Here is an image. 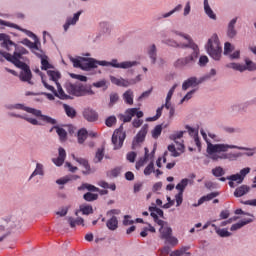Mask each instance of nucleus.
Masks as SVG:
<instances>
[{"mask_svg":"<svg viewBox=\"0 0 256 256\" xmlns=\"http://www.w3.org/2000/svg\"><path fill=\"white\" fill-rule=\"evenodd\" d=\"M106 227L110 231H117L119 228V220L116 218V216H112L109 220H107Z\"/></svg>","mask_w":256,"mask_h":256,"instance_id":"obj_27","label":"nucleus"},{"mask_svg":"<svg viewBox=\"0 0 256 256\" xmlns=\"http://www.w3.org/2000/svg\"><path fill=\"white\" fill-rule=\"evenodd\" d=\"M22 45H25L26 47H29L31 51H39V53H43V50L39 47H41V41L39 39L34 40V42H31L28 38H25L21 41Z\"/></svg>","mask_w":256,"mask_h":256,"instance_id":"obj_19","label":"nucleus"},{"mask_svg":"<svg viewBox=\"0 0 256 256\" xmlns=\"http://www.w3.org/2000/svg\"><path fill=\"white\" fill-rule=\"evenodd\" d=\"M123 99L127 105H133V92L131 90L124 92Z\"/></svg>","mask_w":256,"mask_h":256,"instance_id":"obj_46","label":"nucleus"},{"mask_svg":"<svg viewBox=\"0 0 256 256\" xmlns=\"http://www.w3.org/2000/svg\"><path fill=\"white\" fill-rule=\"evenodd\" d=\"M212 175H214V177H223V175H225V170L223 167L217 166L212 169Z\"/></svg>","mask_w":256,"mask_h":256,"instance_id":"obj_52","label":"nucleus"},{"mask_svg":"<svg viewBox=\"0 0 256 256\" xmlns=\"http://www.w3.org/2000/svg\"><path fill=\"white\" fill-rule=\"evenodd\" d=\"M72 157L76 163H79V165L84 167L85 170L82 171L83 175H91V173H93V170H91V165H89V160L77 157L75 154H73Z\"/></svg>","mask_w":256,"mask_h":256,"instance_id":"obj_16","label":"nucleus"},{"mask_svg":"<svg viewBox=\"0 0 256 256\" xmlns=\"http://www.w3.org/2000/svg\"><path fill=\"white\" fill-rule=\"evenodd\" d=\"M251 191V187L247 185H241L240 187L236 188L234 191V197H243V195H247Z\"/></svg>","mask_w":256,"mask_h":256,"instance_id":"obj_31","label":"nucleus"},{"mask_svg":"<svg viewBox=\"0 0 256 256\" xmlns=\"http://www.w3.org/2000/svg\"><path fill=\"white\" fill-rule=\"evenodd\" d=\"M14 59H16V62L14 63V66L21 67L22 65H26L29 59L24 54H21V52H18L17 50L13 53Z\"/></svg>","mask_w":256,"mask_h":256,"instance_id":"obj_23","label":"nucleus"},{"mask_svg":"<svg viewBox=\"0 0 256 256\" xmlns=\"http://www.w3.org/2000/svg\"><path fill=\"white\" fill-rule=\"evenodd\" d=\"M245 65L240 63H228L226 64L227 69H234V71H240L243 73L245 71H256V63L250 60L249 58H245Z\"/></svg>","mask_w":256,"mask_h":256,"instance_id":"obj_9","label":"nucleus"},{"mask_svg":"<svg viewBox=\"0 0 256 256\" xmlns=\"http://www.w3.org/2000/svg\"><path fill=\"white\" fill-rule=\"evenodd\" d=\"M181 9H183V5L178 4L174 9H172L171 11L165 13L162 15V19H167L168 17H171V15H173L174 13H179V11H181Z\"/></svg>","mask_w":256,"mask_h":256,"instance_id":"obj_48","label":"nucleus"},{"mask_svg":"<svg viewBox=\"0 0 256 256\" xmlns=\"http://www.w3.org/2000/svg\"><path fill=\"white\" fill-rule=\"evenodd\" d=\"M83 199H84V201L93 202V201H97V199H99V195L93 194L91 192H87L83 195Z\"/></svg>","mask_w":256,"mask_h":256,"instance_id":"obj_49","label":"nucleus"},{"mask_svg":"<svg viewBox=\"0 0 256 256\" xmlns=\"http://www.w3.org/2000/svg\"><path fill=\"white\" fill-rule=\"evenodd\" d=\"M6 109H10V110L18 109L20 111H26V113H31V115H34V117H37L38 120L35 118H29L25 115L16 114L13 112L8 113L9 117H16L17 119H24V121H27V123H30L31 125H36L39 127H43V125H45V123H48V125H57L56 119L43 114V112L41 110L27 107L23 104H8V105H6Z\"/></svg>","mask_w":256,"mask_h":256,"instance_id":"obj_2","label":"nucleus"},{"mask_svg":"<svg viewBox=\"0 0 256 256\" xmlns=\"http://www.w3.org/2000/svg\"><path fill=\"white\" fill-rule=\"evenodd\" d=\"M66 221L71 229H75L77 225H82V227H85V219L82 217L73 218V216H68L66 217Z\"/></svg>","mask_w":256,"mask_h":256,"instance_id":"obj_21","label":"nucleus"},{"mask_svg":"<svg viewBox=\"0 0 256 256\" xmlns=\"http://www.w3.org/2000/svg\"><path fill=\"white\" fill-rule=\"evenodd\" d=\"M17 69H21L18 77L22 83L34 85L33 81H31V79H33V72H31V67L28 64H22V66H18Z\"/></svg>","mask_w":256,"mask_h":256,"instance_id":"obj_11","label":"nucleus"},{"mask_svg":"<svg viewBox=\"0 0 256 256\" xmlns=\"http://www.w3.org/2000/svg\"><path fill=\"white\" fill-rule=\"evenodd\" d=\"M82 115L84 119L88 121V123H95V121L99 120V114L92 108H85L82 112Z\"/></svg>","mask_w":256,"mask_h":256,"instance_id":"obj_15","label":"nucleus"},{"mask_svg":"<svg viewBox=\"0 0 256 256\" xmlns=\"http://www.w3.org/2000/svg\"><path fill=\"white\" fill-rule=\"evenodd\" d=\"M133 115L131 114H119L118 118L120 119V121H123V123H131V120L133 119Z\"/></svg>","mask_w":256,"mask_h":256,"instance_id":"obj_57","label":"nucleus"},{"mask_svg":"<svg viewBox=\"0 0 256 256\" xmlns=\"http://www.w3.org/2000/svg\"><path fill=\"white\" fill-rule=\"evenodd\" d=\"M117 124V117L113 116H109L108 118H106L105 120V125L106 127H113V125Z\"/></svg>","mask_w":256,"mask_h":256,"instance_id":"obj_55","label":"nucleus"},{"mask_svg":"<svg viewBox=\"0 0 256 256\" xmlns=\"http://www.w3.org/2000/svg\"><path fill=\"white\" fill-rule=\"evenodd\" d=\"M249 223H253V219L251 218L243 219L240 222L233 224L230 227V231H238V229L245 227V225H249Z\"/></svg>","mask_w":256,"mask_h":256,"instance_id":"obj_32","label":"nucleus"},{"mask_svg":"<svg viewBox=\"0 0 256 256\" xmlns=\"http://www.w3.org/2000/svg\"><path fill=\"white\" fill-rule=\"evenodd\" d=\"M81 11H78L77 13L74 14L73 18L69 17L66 20V23L63 25L64 31L67 32L69 31V27L71 25H77V21H79V17H81Z\"/></svg>","mask_w":256,"mask_h":256,"instance_id":"obj_24","label":"nucleus"},{"mask_svg":"<svg viewBox=\"0 0 256 256\" xmlns=\"http://www.w3.org/2000/svg\"><path fill=\"white\" fill-rule=\"evenodd\" d=\"M64 89H66V92L68 93L67 96L71 97L65 99L64 101L72 100L73 97H83V95L87 93V87H85V85H83L81 82H76L74 84L71 82H66L64 84Z\"/></svg>","mask_w":256,"mask_h":256,"instance_id":"obj_6","label":"nucleus"},{"mask_svg":"<svg viewBox=\"0 0 256 256\" xmlns=\"http://www.w3.org/2000/svg\"><path fill=\"white\" fill-rule=\"evenodd\" d=\"M185 133H187V131H178L174 134H171L169 136V139L171 141H174L175 143H179V142H177V139H181L183 137V135H185Z\"/></svg>","mask_w":256,"mask_h":256,"instance_id":"obj_53","label":"nucleus"},{"mask_svg":"<svg viewBox=\"0 0 256 256\" xmlns=\"http://www.w3.org/2000/svg\"><path fill=\"white\" fill-rule=\"evenodd\" d=\"M150 217L154 219V223H157V225H159L161 229H163L166 222L159 219V216L157 215V213L150 212Z\"/></svg>","mask_w":256,"mask_h":256,"instance_id":"obj_51","label":"nucleus"},{"mask_svg":"<svg viewBox=\"0 0 256 256\" xmlns=\"http://www.w3.org/2000/svg\"><path fill=\"white\" fill-rule=\"evenodd\" d=\"M171 33L178 35V37H183L187 43H179L173 38H167L162 40L164 45L173 47L174 49H190V54L188 56L179 58L174 62V67L176 69H183V67H193L194 64L197 63V59H199V55L201 53L199 50V45L193 41V38H191L189 34L179 32L177 30H171Z\"/></svg>","mask_w":256,"mask_h":256,"instance_id":"obj_1","label":"nucleus"},{"mask_svg":"<svg viewBox=\"0 0 256 256\" xmlns=\"http://www.w3.org/2000/svg\"><path fill=\"white\" fill-rule=\"evenodd\" d=\"M251 173V168L246 167L240 170V173L232 174L230 176H227L228 181H238V185H241L243 181H245V177Z\"/></svg>","mask_w":256,"mask_h":256,"instance_id":"obj_13","label":"nucleus"},{"mask_svg":"<svg viewBox=\"0 0 256 256\" xmlns=\"http://www.w3.org/2000/svg\"><path fill=\"white\" fill-rule=\"evenodd\" d=\"M204 12L210 19H213V21H217V15L215 14V12H213V9H211V6L209 5V0H204Z\"/></svg>","mask_w":256,"mask_h":256,"instance_id":"obj_28","label":"nucleus"},{"mask_svg":"<svg viewBox=\"0 0 256 256\" xmlns=\"http://www.w3.org/2000/svg\"><path fill=\"white\" fill-rule=\"evenodd\" d=\"M162 131H163V125L162 124H159V125L155 126V128L152 130L153 139H159V137L161 136Z\"/></svg>","mask_w":256,"mask_h":256,"instance_id":"obj_47","label":"nucleus"},{"mask_svg":"<svg viewBox=\"0 0 256 256\" xmlns=\"http://www.w3.org/2000/svg\"><path fill=\"white\" fill-rule=\"evenodd\" d=\"M0 41H2L1 47H3V49L11 51V47H14L15 51H18L23 55H29V50H26L23 46L17 45L13 40H11V36L5 33H0Z\"/></svg>","mask_w":256,"mask_h":256,"instance_id":"obj_7","label":"nucleus"},{"mask_svg":"<svg viewBox=\"0 0 256 256\" xmlns=\"http://www.w3.org/2000/svg\"><path fill=\"white\" fill-rule=\"evenodd\" d=\"M160 239H169L171 235H173V229H171V227H163L161 229L160 226Z\"/></svg>","mask_w":256,"mask_h":256,"instance_id":"obj_34","label":"nucleus"},{"mask_svg":"<svg viewBox=\"0 0 256 256\" xmlns=\"http://www.w3.org/2000/svg\"><path fill=\"white\" fill-rule=\"evenodd\" d=\"M63 107L67 117H70V119H75V117H77V110H75V108L67 104H64Z\"/></svg>","mask_w":256,"mask_h":256,"instance_id":"obj_37","label":"nucleus"},{"mask_svg":"<svg viewBox=\"0 0 256 256\" xmlns=\"http://www.w3.org/2000/svg\"><path fill=\"white\" fill-rule=\"evenodd\" d=\"M110 81L113 85L117 87H130V85H135V80H127L125 78H117L115 76H110Z\"/></svg>","mask_w":256,"mask_h":256,"instance_id":"obj_17","label":"nucleus"},{"mask_svg":"<svg viewBox=\"0 0 256 256\" xmlns=\"http://www.w3.org/2000/svg\"><path fill=\"white\" fill-rule=\"evenodd\" d=\"M147 53L149 58L151 59L152 65H155L157 63V46L155 44L149 46Z\"/></svg>","mask_w":256,"mask_h":256,"instance_id":"obj_26","label":"nucleus"},{"mask_svg":"<svg viewBox=\"0 0 256 256\" xmlns=\"http://www.w3.org/2000/svg\"><path fill=\"white\" fill-rule=\"evenodd\" d=\"M80 211L82 215H93V206L82 204L80 205Z\"/></svg>","mask_w":256,"mask_h":256,"instance_id":"obj_43","label":"nucleus"},{"mask_svg":"<svg viewBox=\"0 0 256 256\" xmlns=\"http://www.w3.org/2000/svg\"><path fill=\"white\" fill-rule=\"evenodd\" d=\"M205 49L208 55L214 59V61L221 60V44L219 43V36L217 34H213L211 38L208 40L207 44L205 45Z\"/></svg>","mask_w":256,"mask_h":256,"instance_id":"obj_5","label":"nucleus"},{"mask_svg":"<svg viewBox=\"0 0 256 256\" xmlns=\"http://www.w3.org/2000/svg\"><path fill=\"white\" fill-rule=\"evenodd\" d=\"M149 159V149L145 148V155L143 158H140L139 161L136 162V169H141L147 163V160Z\"/></svg>","mask_w":256,"mask_h":256,"instance_id":"obj_39","label":"nucleus"},{"mask_svg":"<svg viewBox=\"0 0 256 256\" xmlns=\"http://www.w3.org/2000/svg\"><path fill=\"white\" fill-rule=\"evenodd\" d=\"M100 27L103 33H111V24L109 22L100 23Z\"/></svg>","mask_w":256,"mask_h":256,"instance_id":"obj_61","label":"nucleus"},{"mask_svg":"<svg viewBox=\"0 0 256 256\" xmlns=\"http://www.w3.org/2000/svg\"><path fill=\"white\" fill-rule=\"evenodd\" d=\"M168 151L171 154L172 157H180L181 156V153L177 151V148H175V145L174 144H170L168 145Z\"/></svg>","mask_w":256,"mask_h":256,"instance_id":"obj_58","label":"nucleus"},{"mask_svg":"<svg viewBox=\"0 0 256 256\" xmlns=\"http://www.w3.org/2000/svg\"><path fill=\"white\" fill-rule=\"evenodd\" d=\"M216 233L217 235H219V237H223V238L231 237L232 235L231 232L227 231V228H223V229L219 228Z\"/></svg>","mask_w":256,"mask_h":256,"instance_id":"obj_59","label":"nucleus"},{"mask_svg":"<svg viewBox=\"0 0 256 256\" xmlns=\"http://www.w3.org/2000/svg\"><path fill=\"white\" fill-rule=\"evenodd\" d=\"M148 131H149V124H144L143 127L141 128V130L136 134V136L134 137V139L132 141L131 149L133 151H135V149H137V147H139L140 143L145 142V137H147Z\"/></svg>","mask_w":256,"mask_h":256,"instance_id":"obj_12","label":"nucleus"},{"mask_svg":"<svg viewBox=\"0 0 256 256\" xmlns=\"http://www.w3.org/2000/svg\"><path fill=\"white\" fill-rule=\"evenodd\" d=\"M215 197H219V192H212L210 194H207L206 196H202L197 204H193V207H199V205H203L205 201H211L212 199H215Z\"/></svg>","mask_w":256,"mask_h":256,"instance_id":"obj_25","label":"nucleus"},{"mask_svg":"<svg viewBox=\"0 0 256 256\" xmlns=\"http://www.w3.org/2000/svg\"><path fill=\"white\" fill-rule=\"evenodd\" d=\"M126 159L130 163H135V159H137V153L135 151L129 152L126 156Z\"/></svg>","mask_w":256,"mask_h":256,"instance_id":"obj_64","label":"nucleus"},{"mask_svg":"<svg viewBox=\"0 0 256 256\" xmlns=\"http://www.w3.org/2000/svg\"><path fill=\"white\" fill-rule=\"evenodd\" d=\"M187 185H189V179L187 178L182 179L181 182L176 185V189L177 191H179L178 193H184Z\"/></svg>","mask_w":256,"mask_h":256,"instance_id":"obj_45","label":"nucleus"},{"mask_svg":"<svg viewBox=\"0 0 256 256\" xmlns=\"http://www.w3.org/2000/svg\"><path fill=\"white\" fill-rule=\"evenodd\" d=\"M198 85H201L199 82V79L197 77L193 76L185 80L182 84V91H187L190 87H197Z\"/></svg>","mask_w":256,"mask_h":256,"instance_id":"obj_22","label":"nucleus"},{"mask_svg":"<svg viewBox=\"0 0 256 256\" xmlns=\"http://www.w3.org/2000/svg\"><path fill=\"white\" fill-rule=\"evenodd\" d=\"M119 101V94L117 92H112L110 94V102H109V107H113L115 103Z\"/></svg>","mask_w":256,"mask_h":256,"instance_id":"obj_56","label":"nucleus"},{"mask_svg":"<svg viewBox=\"0 0 256 256\" xmlns=\"http://www.w3.org/2000/svg\"><path fill=\"white\" fill-rule=\"evenodd\" d=\"M237 19V17L233 18L227 25L226 35L228 39H235L237 37V28H235V25H237Z\"/></svg>","mask_w":256,"mask_h":256,"instance_id":"obj_18","label":"nucleus"},{"mask_svg":"<svg viewBox=\"0 0 256 256\" xmlns=\"http://www.w3.org/2000/svg\"><path fill=\"white\" fill-rule=\"evenodd\" d=\"M209 63V57L207 56H200L198 65L199 67H205Z\"/></svg>","mask_w":256,"mask_h":256,"instance_id":"obj_63","label":"nucleus"},{"mask_svg":"<svg viewBox=\"0 0 256 256\" xmlns=\"http://www.w3.org/2000/svg\"><path fill=\"white\" fill-rule=\"evenodd\" d=\"M98 65H100L101 67H113L114 69H131V67L139 65V62L124 61L119 63V60L117 59H112L109 62L105 60H96L94 58H84L80 69H82V71H91V69H97Z\"/></svg>","mask_w":256,"mask_h":256,"instance_id":"obj_3","label":"nucleus"},{"mask_svg":"<svg viewBox=\"0 0 256 256\" xmlns=\"http://www.w3.org/2000/svg\"><path fill=\"white\" fill-rule=\"evenodd\" d=\"M37 175H40V177H43L45 175V167L41 163L36 164V168L30 175L29 181H31V179H33V177H37Z\"/></svg>","mask_w":256,"mask_h":256,"instance_id":"obj_29","label":"nucleus"},{"mask_svg":"<svg viewBox=\"0 0 256 256\" xmlns=\"http://www.w3.org/2000/svg\"><path fill=\"white\" fill-rule=\"evenodd\" d=\"M105 157V148H98L95 154L94 163H101Z\"/></svg>","mask_w":256,"mask_h":256,"instance_id":"obj_42","label":"nucleus"},{"mask_svg":"<svg viewBox=\"0 0 256 256\" xmlns=\"http://www.w3.org/2000/svg\"><path fill=\"white\" fill-rule=\"evenodd\" d=\"M69 209H71V206H64L56 212V215H59V217H65L67 213H69Z\"/></svg>","mask_w":256,"mask_h":256,"instance_id":"obj_60","label":"nucleus"},{"mask_svg":"<svg viewBox=\"0 0 256 256\" xmlns=\"http://www.w3.org/2000/svg\"><path fill=\"white\" fill-rule=\"evenodd\" d=\"M32 53H34V55H36V57H38V59H41L42 71H47L48 69H53V65H51V63H49V57H47V55H43V54H41V52L39 53L34 50H32Z\"/></svg>","mask_w":256,"mask_h":256,"instance_id":"obj_20","label":"nucleus"},{"mask_svg":"<svg viewBox=\"0 0 256 256\" xmlns=\"http://www.w3.org/2000/svg\"><path fill=\"white\" fill-rule=\"evenodd\" d=\"M47 75L48 77H50L51 81H54V83H56V85H60L58 81L61 77V73L55 70H48Z\"/></svg>","mask_w":256,"mask_h":256,"instance_id":"obj_38","label":"nucleus"},{"mask_svg":"<svg viewBox=\"0 0 256 256\" xmlns=\"http://www.w3.org/2000/svg\"><path fill=\"white\" fill-rule=\"evenodd\" d=\"M15 227H17V225H15V222L13 221H8L6 226L0 225V232L2 233V231H8V233H11V229H15Z\"/></svg>","mask_w":256,"mask_h":256,"instance_id":"obj_50","label":"nucleus"},{"mask_svg":"<svg viewBox=\"0 0 256 256\" xmlns=\"http://www.w3.org/2000/svg\"><path fill=\"white\" fill-rule=\"evenodd\" d=\"M127 137V133L123 131V125L116 129L112 135V144L114 145V151L121 149L123 143Z\"/></svg>","mask_w":256,"mask_h":256,"instance_id":"obj_10","label":"nucleus"},{"mask_svg":"<svg viewBox=\"0 0 256 256\" xmlns=\"http://www.w3.org/2000/svg\"><path fill=\"white\" fill-rule=\"evenodd\" d=\"M35 73H38L42 79V83L45 87V89H48V91H51L53 93V95H55V97H58V99H71V96H68L65 93V90H63V87L61 86V84H57V89H55V87H53L52 85H49L45 79H43V72H41V70H39V68L35 69Z\"/></svg>","mask_w":256,"mask_h":256,"instance_id":"obj_8","label":"nucleus"},{"mask_svg":"<svg viewBox=\"0 0 256 256\" xmlns=\"http://www.w3.org/2000/svg\"><path fill=\"white\" fill-rule=\"evenodd\" d=\"M152 205L153 206H149L148 211H150V213H156V215L161 217V219H165V213L163 212V210L155 206V204H152Z\"/></svg>","mask_w":256,"mask_h":256,"instance_id":"obj_41","label":"nucleus"},{"mask_svg":"<svg viewBox=\"0 0 256 256\" xmlns=\"http://www.w3.org/2000/svg\"><path fill=\"white\" fill-rule=\"evenodd\" d=\"M0 25H4L5 27H11L12 29H17L18 31H22V33H26L28 37H33L34 41H37V39H39L37 35H35V33L29 30L23 29L15 23L7 22L5 20L0 19Z\"/></svg>","mask_w":256,"mask_h":256,"instance_id":"obj_14","label":"nucleus"},{"mask_svg":"<svg viewBox=\"0 0 256 256\" xmlns=\"http://www.w3.org/2000/svg\"><path fill=\"white\" fill-rule=\"evenodd\" d=\"M229 149H239L240 151H249V148L239 147L235 145L211 144V142H208L207 144V153L208 155H211L210 159H212V161H219V155L215 153H227Z\"/></svg>","mask_w":256,"mask_h":256,"instance_id":"obj_4","label":"nucleus"},{"mask_svg":"<svg viewBox=\"0 0 256 256\" xmlns=\"http://www.w3.org/2000/svg\"><path fill=\"white\" fill-rule=\"evenodd\" d=\"M155 171V164L150 162L148 166L144 169V175H151Z\"/></svg>","mask_w":256,"mask_h":256,"instance_id":"obj_62","label":"nucleus"},{"mask_svg":"<svg viewBox=\"0 0 256 256\" xmlns=\"http://www.w3.org/2000/svg\"><path fill=\"white\" fill-rule=\"evenodd\" d=\"M53 129H56V133L62 143L67 141V131L64 128L55 125L53 126Z\"/></svg>","mask_w":256,"mask_h":256,"instance_id":"obj_35","label":"nucleus"},{"mask_svg":"<svg viewBox=\"0 0 256 256\" xmlns=\"http://www.w3.org/2000/svg\"><path fill=\"white\" fill-rule=\"evenodd\" d=\"M5 59H6V61H9V63H12V65H15V63H16L14 54L11 55L9 52L0 51V62L5 63Z\"/></svg>","mask_w":256,"mask_h":256,"instance_id":"obj_30","label":"nucleus"},{"mask_svg":"<svg viewBox=\"0 0 256 256\" xmlns=\"http://www.w3.org/2000/svg\"><path fill=\"white\" fill-rule=\"evenodd\" d=\"M68 59L71 63H73V67H75V69H81V66L83 64V61H85V57H73V56H68Z\"/></svg>","mask_w":256,"mask_h":256,"instance_id":"obj_33","label":"nucleus"},{"mask_svg":"<svg viewBox=\"0 0 256 256\" xmlns=\"http://www.w3.org/2000/svg\"><path fill=\"white\" fill-rule=\"evenodd\" d=\"M85 189H87V191H92V192L99 191V188L89 183H83L80 187H78V191H85Z\"/></svg>","mask_w":256,"mask_h":256,"instance_id":"obj_44","label":"nucleus"},{"mask_svg":"<svg viewBox=\"0 0 256 256\" xmlns=\"http://www.w3.org/2000/svg\"><path fill=\"white\" fill-rule=\"evenodd\" d=\"M197 93V88L190 90L180 101V104L185 103V101H189L190 99H193V95Z\"/></svg>","mask_w":256,"mask_h":256,"instance_id":"obj_54","label":"nucleus"},{"mask_svg":"<svg viewBox=\"0 0 256 256\" xmlns=\"http://www.w3.org/2000/svg\"><path fill=\"white\" fill-rule=\"evenodd\" d=\"M88 131L85 128H81L78 130L77 137H78V143L80 145H83L85 141L87 140Z\"/></svg>","mask_w":256,"mask_h":256,"instance_id":"obj_36","label":"nucleus"},{"mask_svg":"<svg viewBox=\"0 0 256 256\" xmlns=\"http://www.w3.org/2000/svg\"><path fill=\"white\" fill-rule=\"evenodd\" d=\"M126 115H133L135 117H137V119H141L143 117V111H139L138 108H128L125 111Z\"/></svg>","mask_w":256,"mask_h":256,"instance_id":"obj_40","label":"nucleus"}]
</instances>
